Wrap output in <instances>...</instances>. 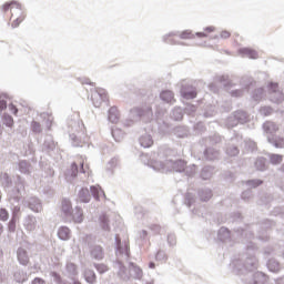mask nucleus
I'll return each instance as SVG.
<instances>
[{
	"mask_svg": "<svg viewBox=\"0 0 284 284\" xmlns=\"http://www.w3.org/2000/svg\"><path fill=\"white\" fill-rule=\"evenodd\" d=\"M217 239L222 243H232L233 239H242V243H246L247 253L245 260L239 258L232 262L235 274L239 276L247 275V278L244 280V284H265L267 282V275H265V273L256 272V270H258V260L252 252H256L258 247L252 242L254 239L252 226H246V229H234L233 234L227 227L222 226L217 231Z\"/></svg>",
	"mask_w": 284,
	"mask_h": 284,
	"instance_id": "f257e3e1",
	"label": "nucleus"
},
{
	"mask_svg": "<svg viewBox=\"0 0 284 284\" xmlns=\"http://www.w3.org/2000/svg\"><path fill=\"white\" fill-rule=\"evenodd\" d=\"M154 112L151 105L134 106L129 111V118L124 121L125 128H132L134 123H151Z\"/></svg>",
	"mask_w": 284,
	"mask_h": 284,
	"instance_id": "f03ea898",
	"label": "nucleus"
},
{
	"mask_svg": "<svg viewBox=\"0 0 284 284\" xmlns=\"http://www.w3.org/2000/svg\"><path fill=\"white\" fill-rule=\"evenodd\" d=\"M174 37H179L180 39H194V37H197L199 39H205L207 38V33L205 32H195L192 33L191 30H184V31H171L168 34L162 37V41L164 43H168L169 45H185V43L181 41H176Z\"/></svg>",
	"mask_w": 284,
	"mask_h": 284,
	"instance_id": "7ed1b4c3",
	"label": "nucleus"
},
{
	"mask_svg": "<svg viewBox=\"0 0 284 284\" xmlns=\"http://www.w3.org/2000/svg\"><path fill=\"white\" fill-rule=\"evenodd\" d=\"M264 132L267 134V142L273 145V148L283 149L284 138L275 135L278 132V124L273 121H266L262 125Z\"/></svg>",
	"mask_w": 284,
	"mask_h": 284,
	"instance_id": "20e7f679",
	"label": "nucleus"
},
{
	"mask_svg": "<svg viewBox=\"0 0 284 284\" xmlns=\"http://www.w3.org/2000/svg\"><path fill=\"white\" fill-rule=\"evenodd\" d=\"M250 121V114L243 110H237L229 115L225 120L226 128H236V125H245Z\"/></svg>",
	"mask_w": 284,
	"mask_h": 284,
	"instance_id": "39448f33",
	"label": "nucleus"
},
{
	"mask_svg": "<svg viewBox=\"0 0 284 284\" xmlns=\"http://www.w3.org/2000/svg\"><path fill=\"white\" fill-rule=\"evenodd\" d=\"M185 161L184 160H166L165 163L163 162H155V164L152 165L153 170L159 171V170H165L166 168H171L173 172H179L180 174H183L185 171Z\"/></svg>",
	"mask_w": 284,
	"mask_h": 284,
	"instance_id": "423d86ee",
	"label": "nucleus"
},
{
	"mask_svg": "<svg viewBox=\"0 0 284 284\" xmlns=\"http://www.w3.org/2000/svg\"><path fill=\"white\" fill-rule=\"evenodd\" d=\"M268 90V99L272 101V103H283L284 101V94L281 89H278V83L276 82H270L267 84Z\"/></svg>",
	"mask_w": 284,
	"mask_h": 284,
	"instance_id": "0eeeda50",
	"label": "nucleus"
},
{
	"mask_svg": "<svg viewBox=\"0 0 284 284\" xmlns=\"http://www.w3.org/2000/svg\"><path fill=\"white\" fill-rule=\"evenodd\" d=\"M180 94L186 100L196 99L199 91H196V85H194V82H183L180 89Z\"/></svg>",
	"mask_w": 284,
	"mask_h": 284,
	"instance_id": "6e6552de",
	"label": "nucleus"
},
{
	"mask_svg": "<svg viewBox=\"0 0 284 284\" xmlns=\"http://www.w3.org/2000/svg\"><path fill=\"white\" fill-rule=\"evenodd\" d=\"M23 205L24 207H28L29 210H31V212H34V214H39L43 212V203L37 196H31L29 199H26L23 201Z\"/></svg>",
	"mask_w": 284,
	"mask_h": 284,
	"instance_id": "1a4fd4ad",
	"label": "nucleus"
},
{
	"mask_svg": "<svg viewBox=\"0 0 284 284\" xmlns=\"http://www.w3.org/2000/svg\"><path fill=\"white\" fill-rule=\"evenodd\" d=\"M115 254L118 257L122 256L125 261L130 258V244H122L119 235H115Z\"/></svg>",
	"mask_w": 284,
	"mask_h": 284,
	"instance_id": "9d476101",
	"label": "nucleus"
},
{
	"mask_svg": "<svg viewBox=\"0 0 284 284\" xmlns=\"http://www.w3.org/2000/svg\"><path fill=\"white\" fill-rule=\"evenodd\" d=\"M91 101L94 108H101V104L108 101V94L105 93L104 89L94 90L91 93Z\"/></svg>",
	"mask_w": 284,
	"mask_h": 284,
	"instance_id": "9b49d317",
	"label": "nucleus"
},
{
	"mask_svg": "<svg viewBox=\"0 0 284 284\" xmlns=\"http://www.w3.org/2000/svg\"><path fill=\"white\" fill-rule=\"evenodd\" d=\"M113 267L121 281H130V271H128V267L121 262V260H118L113 263Z\"/></svg>",
	"mask_w": 284,
	"mask_h": 284,
	"instance_id": "f8f14e48",
	"label": "nucleus"
},
{
	"mask_svg": "<svg viewBox=\"0 0 284 284\" xmlns=\"http://www.w3.org/2000/svg\"><path fill=\"white\" fill-rule=\"evenodd\" d=\"M83 209H81V206H75L71 213L68 215L67 221H69V223H83Z\"/></svg>",
	"mask_w": 284,
	"mask_h": 284,
	"instance_id": "ddd939ff",
	"label": "nucleus"
},
{
	"mask_svg": "<svg viewBox=\"0 0 284 284\" xmlns=\"http://www.w3.org/2000/svg\"><path fill=\"white\" fill-rule=\"evenodd\" d=\"M91 258L94 261H103L105 258V252L103 251V246L99 244H94L90 246Z\"/></svg>",
	"mask_w": 284,
	"mask_h": 284,
	"instance_id": "4468645a",
	"label": "nucleus"
},
{
	"mask_svg": "<svg viewBox=\"0 0 284 284\" xmlns=\"http://www.w3.org/2000/svg\"><path fill=\"white\" fill-rule=\"evenodd\" d=\"M129 276L130 278H134L135 281H141L143 278V270L139 267V265L134 264V262H130Z\"/></svg>",
	"mask_w": 284,
	"mask_h": 284,
	"instance_id": "2eb2a0df",
	"label": "nucleus"
},
{
	"mask_svg": "<svg viewBox=\"0 0 284 284\" xmlns=\"http://www.w3.org/2000/svg\"><path fill=\"white\" fill-rule=\"evenodd\" d=\"M17 258L18 263H20V265H22L23 267H28V265H30V255L28 254V251L26 248L18 247Z\"/></svg>",
	"mask_w": 284,
	"mask_h": 284,
	"instance_id": "dca6fc26",
	"label": "nucleus"
},
{
	"mask_svg": "<svg viewBox=\"0 0 284 284\" xmlns=\"http://www.w3.org/2000/svg\"><path fill=\"white\" fill-rule=\"evenodd\" d=\"M160 99L164 103H169V105H174V103H176V99H174V92L171 90L161 91Z\"/></svg>",
	"mask_w": 284,
	"mask_h": 284,
	"instance_id": "f3484780",
	"label": "nucleus"
},
{
	"mask_svg": "<svg viewBox=\"0 0 284 284\" xmlns=\"http://www.w3.org/2000/svg\"><path fill=\"white\" fill-rule=\"evenodd\" d=\"M23 225L28 232H34L37 230V217L34 215H27Z\"/></svg>",
	"mask_w": 284,
	"mask_h": 284,
	"instance_id": "a211bd4d",
	"label": "nucleus"
},
{
	"mask_svg": "<svg viewBox=\"0 0 284 284\" xmlns=\"http://www.w3.org/2000/svg\"><path fill=\"white\" fill-rule=\"evenodd\" d=\"M55 148L57 143H54L52 135H47L42 145V152H54Z\"/></svg>",
	"mask_w": 284,
	"mask_h": 284,
	"instance_id": "6ab92c4d",
	"label": "nucleus"
},
{
	"mask_svg": "<svg viewBox=\"0 0 284 284\" xmlns=\"http://www.w3.org/2000/svg\"><path fill=\"white\" fill-rule=\"evenodd\" d=\"M205 161H216L221 153L214 148H206L203 152Z\"/></svg>",
	"mask_w": 284,
	"mask_h": 284,
	"instance_id": "aec40b11",
	"label": "nucleus"
},
{
	"mask_svg": "<svg viewBox=\"0 0 284 284\" xmlns=\"http://www.w3.org/2000/svg\"><path fill=\"white\" fill-rule=\"evenodd\" d=\"M92 199V194L90 193V190L88 187H82L78 192V201L80 203H89Z\"/></svg>",
	"mask_w": 284,
	"mask_h": 284,
	"instance_id": "412c9836",
	"label": "nucleus"
},
{
	"mask_svg": "<svg viewBox=\"0 0 284 284\" xmlns=\"http://www.w3.org/2000/svg\"><path fill=\"white\" fill-rule=\"evenodd\" d=\"M197 195L200 201H202L203 203H207V201H210V199H212V196H214V194L212 193V189L209 187H202L197 191Z\"/></svg>",
	"mask_w": 284,
	"mask_h": 284,
	"instance_id": "4be33fe9",
	"label": "nucleus"
},
{
	"mask_svg": "<svg viewBox=\"0 0 284 284\" xmlns=\"http://www.w3.org/2000/svg\"><path fill=\"white\" fill-rule=\"evenodd\" d=\"M139 143H140L141 148L148 149V148H152V145H154V140H152V135L144 133L140 136Z\"/></svg>",
	"mask_w": 284,
	"mask_h": 284,
	"instance_id": "5701e85b",
	"label": "nucleus"
},
{
	"mask_svg": "<svg viewBox=\"0 0 284 284\" xmlns=\"http://www.w3.org/2000/svg\"><path fill=\"white\" fill-rule=\"evenodd\" d=\"M72 236V231H70V227L68 226H60L58 230V239L60 241H70Z\"/></svg>",
	"mask_w": 284,
	"mask_h": 284,
	"instance_id": "b1692460",
	"label": "nucleus"
},
{
	"mask_svg": "<svg viewBox=\"0 0 284 284\" xmlns=\"http://www.w3.org/2000/svg\"><path fill=\"white\" fill-rule=\"evenodd\" d=\"M266 266L270 272H273V274H278V271L282 270L281 262L276 258H270Z\"/></svg>",
	"mask_w": 284,
	"mask_h": 284,
	"instance_id": "393cba45",
	"label": "nucleus"
},
{
	"mask_svg": "<svg viewBox=\"0 0 284 284\" xmlns=\"http://www.w3.org/2000/svg\"><path fill=\"white\" fill-rule=\"evenodd\" d=\"M239 53L241 57H246V59H258V52H256L254 49L241 48Z\"/></svg>",
	"mask_w": 284,
	"mask_h": 284,
	"instance_id": "a878e982",
	"label": "nucleus"
},
{
	"mask_svg": "<svg viewBox=\"0 0 284 284\" xmlns=\"http://www.w3.org/2000/svg\"><path fill=\"white\" fill-rule=\"evenodd\" d=\"M74 209H72V202L68 199H62L61 202V212L64 214L65 219H68V215L72 213Z\"/></svg>",
	"mask_w": 284,
	"mask_h": 284,
	"instance_id": "bb28decb",
	"label": "nucleus"
},
{
	"mask_svg": "<svg viewBox=\"0 0 284 284\" xmlns=\"http://www.w3.org/2000/svg\"><path fill=\"white\" fill-rule=\"evenodd\" d=\"M26 190V186L23 185V179L21 178V175L17 176V182H16V192L17 195L13 197V200L17 201V203H19V201L21 200V191Z\"/></svg>",
	"mask_w": 284,
	"mask_h": 284,
	"instance_id": "cd10ccee",
	"label": "nucleus"
},
{
	"mask_svg": "<svg viewBox=\"0 0 284 284\" xmlns=\"http://www.w3.org/2000/svg\"><path fill=\"white\" fill-rule=\"evenodd\" d=\"M16 19L13 20V22L11 23V28H19V26H21V23H23V21L26 20V11H23L22 9L18 10V13L16 14Z\"/></svg>",
	"mask_w": 284,
	"mask_h": 284,
	"instance_id": "c85d7f7f",
	"label": "nucleus"
},
{
	"mask_svg": "<svg viewBox=\"0 0 284 284\" xmlns=\"http://www.w3.org/2000/svg\"><path fill=\"white\" fill-rule=\"evenodd\" d=\"M184 114L185 112L182 108L175 106L170 113V119H172V121H183Z\"/></svg>",
	"mask_w": 284,
	"mask_h": 284,
	"instance_id": "c756f323",
	"label": "nucleus"
},
{
	"mask_svg": "<svg viewBox=\"0 0 284 284\" xmlns=\"http://www.w3.org/2000/svg\"><path fill=\"white\" fill-rule=\"evenodd\" d=\"M173 134H175L178 139H185L187 134H190V129L185 125H179L173 129Z\"/></svg>",
	"mask_w": 284,
	"mask_h": 284,
	"instance_id": "7c9ffc66",
	"label": "nucleus"
},
{
	"mask_svg": "<svg viewBox=\"0 0 284 284\" xmlns=\"http://www.w3.org/2000/svg\"><path fill=\"white\" fill-rule=\"evenodd\" d=\"M119 109H116V106H111L108 111V121H110V123H119Z\"/></svg>",
	"mask_w": 284,
	"mask_h": 284,
	"instance_id": "2f4dec72",
	"label": "nucleus"
},
{
	"mask_svg": "<svg viewBox=\"0 0 284 284\" xmlns=\"http://www.w3.org/2000/svg\"><path fill=\"white\" fill-rule=\"evenodd\" d=\"M99 225L103 232H110V217L106 214L100 215Z\"/></svg>",
	"mask_w": 284,
	"mask_h": 284,
	"instance_id": "473e14b6",
	"label": "nucleus"
},
{
	"mask_svg": "<svg viewBox=\"0 0 284 284\" xmlns=\"http://www.w3.org/2000/svg\"><path fill=\"white\" fill-rule=\"evenodd\" d=\"M12 8H16V10H21L23 7L21 6V3H19V1L17 0H11L9 2H6L2 7H1V11L2 12H8V10H12Z\"/></svg>",
	"mask_w": 284,
	"mask_h": 284,
	"instance_id": "72a5a7b5",
	"label": "nucleus"
},
{
	"mask_svg": "<svg viewBox=\"0 0 284 284\" xmlns=\"http://www.w3.org/2000/svg\"><path fill=\"white\" fill-rule=\"evenodd\" d=\"M13 278L16 283H26L28 281V273L21 268L17 270L13 274Z\"/></svg>",
	"mask_w": 284,
	"mask_h": 284,
	"instance_id": "f704fd0d",
	"label": "nucleus"
},
{
	"mask_svg": "<svg viewBox=\"0 0 284 284\" xmlns=\"http://www.w3.org/2000/svg\"><path fill=\"white\" fill-rule=\"evenodd\" d=\"M200 176L203 181H210V178L214 176V166H204L200 173Z\"/></svg>",
	"mask_w": 284,
	"mask_h": 284,
	"instance_id": "c9c22d12",
	"label": "nucleus"
},
{
	"mask_svg": "<svg viewBox=\"0 0 284 284\" xmlns=\"http://www.w3.org/2000/svg\"><path fill=\"white\" fill-rule=\"evenodd\" d=\"M231 143L232 144H230V143L227 144L226 150H225L227 156H239L241 151L239 150V146H236V144H234V139H231Z\"/></svg>",
	"mask_w": 284,
	"mask_h": 284,
	"instance_id": "e433bc0d",
	"label": "nucleus"
},
{
	"mask_svg": "<svg viewBox=\"0 0 284 284\" xmlns=\"http://www.w3.org/2000/svg\"><path fill=\"white\" fill-rule=\"evenodd\" d=\"M204 145H217V143H221L223 141V138L219 135V133H215L209 138L203 139Z\"/></svg>",
	"mask_w": 284,
	"mask_h": 284,
	"instance_id": "4c0bfd02",
	"label": "nucleus"
},
{
	"mask_svg": "<svg viewBox=\"0 0 284 284\" xmlns=\"http://www.w3.org/2000/svg\"><path fill=\"white\" fill-rule=\"evenodd\" d=\"M84 281L89 284L97 283V273L90 268H85L83 272Z\"/></svg>",
	"mask_w": 284,
	"mask_h": 284,
	"instance_id": "58836bf2",
	"label": "nucleus"
},
{
	"mask_svg": "<svg viewBox=\"0 0 284 284\" xmlns=\"http://www.w3.org/2000/svg\"><path fill=\"white\" fill-rule=\"evenodd\" d=\"M65 270L71 278H74V276H79V267L73 262H68L65 265Z\"/></svg>",
	"mask_w": 284,
	"mask_h": 284,
	"instance_id": "ea45409f",
	"label": "nucleus"
},
{
	"mask_svg": "<svg viewBox=\"0 0 284 284\" xmlns=\"http://www.w3.org/2000/svg\"><path fill=\"white\" fill-rule=\"evenodd\" d=\"M0 182L4 190H9V187H12V178H10V174L8 173L0 174Z\"/></svg>",
	"mask_w": 284,
	"mask_h": 284,
	"instance_id": "a19ab883",
	"label": "nucleus"
},
{
	"mask_svg": "<svg viewBox=\"0 0 284 284\" xmlns=\"http://www.w3.org/2000/svg\"><path fill=\"white\" fill-rule=\"evenodd\" d=\"M119 165V158H112L108 163H106V174L108 176H112L114 174V168Z\"/></svg>",
	"mask_w": 284,
	"mask_h": 284,
	"instance_id": "79ce46f5",
	"label": "nucleus"
},
{
	"mask_svg": "<svg viewBox=\"0 0 284 284\" xmlns=\"http://www.w3.org/2000/svg\"><path fill=\"white\" fill-rule=\"evenodd\" d=\"M255 168L258 172H265L267 170V159L265 158H257L255 161Z\"/></svg>",
	"mask_w": 284,
	"mask_h": 284,
	"instance_id": "37998d69",
	"label": "nucleus"
},
{
	"mask_svg": "<svg viewBox=\"0 0 284 284\" xmlns=\"http://www.w3.org/2000/svg\"><path fill=\"white\" fill-rule=\"evenodd\" d=\"M271 165H281L283 163V155L277 153H268Z\"/></svg>",
	"mask_w": 284,
	"mask_h": 284,
	"instance_id": "c03bdc74",
	"label": "nucleus"
},
{
	"mask_svg": "<svg viewBox=\"0 0 284 284\" xmlns=\"http://www.w3.org/2000/svg\"><path fill=\"white\" fill-rule=\"evenodd\" d=\"M194 203H196V195L191 192H186L184 197V204L186 205V207H192Z\"/></svg>",
	"mask_w": 284,
	"mask_h": 284,
	"instance_id": "a18cd8bd",
	"label": "nucleus"
},
{
	"mask_svg": "<svg viewBox=\"0 0 284 284\" xmlns=\"http://www.w3.org/2000/svg\"><path fill=\"white\" fill-rule=\"evenodd\" d=\"M182 174L189 178L194 176V174H196V166L194 164L187 166V162H185L184 171L182 172Z\"/></svg>",
	"mask_w": 284,
	"mask_h": 284,
	"instance_id": "49530a36",
	"label": "nucleus"
},
{
	"mask_svg": "<svg viewBox=\"0 0 284 284\" xmlns=\"http://www.w3.org/2000/svg\"><path fill=\"white\" fill-rule=\"evenodd\" d=\"M2 124L6 125V128H14V118L8 113H4L2 115Z\"/></svg>",
	"mask_w": 284,
	"mask_h": 284,
	"instance_id": "de8ad7c7",
	"label": "nucleus"
},
{
	"mask_svg": "<svg viewBox=\"0 0 284 284\" xmlns=\"http://www.w3.org/2000/svg\"><path fill=\"white\" fill-rule=\"evenodd\" d=\"M263 97H265V89L257 88L252 93L253 101H262Z\"/></svg>",
	"mask_w": 284,
	"mask_h": 284,
	"instance_id": "09e8293b",
	"label": "nucleus"
},
{
	"mask_svg": "<svg viewBox=\"0 0 284 284\" xmlns=\"http://www.w3.org/2000/svg\"><path fill=\"white\" fill-rule=\"evenodd\" d=\"M69 139L73 148H83V142L81 141V139H79V135L71 133L69 134Z\"/></svg>",
	"mask_w": 284,
	"mask_h": 284,
	"instance_id": "8fccbe9b",
	"label": "nucleus"
},
{
	"mask_svg": "<svg viewBox=\"0 0 284 284\" xmlns=\"http://www.w3.org/2000/svg\"><path fill=\"white\" fill-rule=\"evenodd\" d=\"M91 195L93 196V199H95L97 201H99V199L101 197V194H103V190H101V187L97 186V185H92L90 186V191Z\"/></svg>",
	"mask_w": 284,
	"mask_h": 284,
	"instance_id": "3c124183",
	"label": "nucleus"
},
{
	"mask_svg": "<svg viewBox=\"0 0 284 284\" xmlns=\"http://www.w3.org/2000/svg\"><path fill=\"white\" fill-rule=\"evenodd\" d=\"M18 166L21 174H28V172H30V163H28L26 160H21Z\"/></svg>",
	"mask_w": 284,
	"mask_h": 284,
	"instance_id": "603ef678",
	"label": "nucleus"
},
{
	"mask_svg": "<svg viewBox=\"0 0 284 284\" xmlns=\"http://www.w3.org/2000/svg\"><path fill=\"white\" fill-rule=\"evenodd\" d=\"M31 132H33V134H41V132H43V126H41L40 122L33 120L31 122Z\"/></svg>",
	"mask_w": 284,
	"mask_h": 284,
	"instance_id": "864d4df0",
	"label": "nucleus"
},
{
	"mask_svg": "<svg viewBox=\"0 0 284 284\" xmlns=\"http://www.w3.org/2000/svg\"><path fill=\"white\" fill-rule=\"evenodd\" d=\"M250 84H251V83L245 84V85L243 87V89H235V90L231 91V95H232V97H235V98L243 97L245 90H250Z\"/></svg>",
	"mask_w": 284,
	"mask_h": 284,
	"instance_id": "5fc2aeb1",
	"label": "nucleus"
},
{
	"mask_svg": "<svg viewBox=\"0 0 284 284\" xmlns=\"http://www.w3.org/2000/svg\"><path fill=\"white\" fill-rule=\"evenodd\" d=\"M111 134L118 143L123 139V131H121V129H112Z\"/></svg>",
	"mask_w": 284,
	"mask_h": 284,
	"instance_id": "6e6d98bb",
	"label": "nucleus"
},
{
	"mask_svg": "<svg viewBox=\"0 0 284 284\" xmlns=\"http://www.w3.org/2000/svg\"><path fill=\"white\" fill-rule=\"evenodd\" d=\"M11 219H21V206L18 204V205H12L11 206Z\"/></svg>",
	"mask_w": 284,
	"mask_h": 284,
	"instance_id": "4d7b16f0",
	"label": "nucleus"
},
{
	"mask_svg": "<svg viewBox=\"0 0 284 284\" xmlns=\"http://www.w3.org/2000/svg\"><path fill=\"white\" fill-rule=\"evenodd\" d=\"M19 221V219L17 217H11V220L8 223V230L11 233L17 232V222Z\"/></svg>",
	"mask_w": 284,
	"mask_h": 284,
	"instance_id": "13d9d810",
	"label": "nucleus"
},
{
	"mask_svg": "<svg viewBox=\"0 0 284 284\" xmlns=\"http://www.w3.org/2000/svg\"><path fill=\"white\" fill-rule=\"evenodd\" d=\"M193 129L196 134H203V132H205V124L203 122H197L193 125Z\"/></svg>",
	"mask_w": 284,
	"mask_h": 284,
	"instance_id": "bf43d9fd",
	"label": "nucleus"
},
{
	"mask_svg": "<svg viewBox=\"0 0 284 284\" xmlns=\"http://www.w3.org/2000/svg\"><path fill=\"white\" fill-rule=\"evenodd\" d=\"M247 187H258V185H263V180L254 179L246 181Z\"/></svg>",
	"mask_w": 284,
	"mask_h": 284,
	"instance_id": "052dcab7",
	"label": "nucleus"
},
{
	"mask_svg": "<svg viewBox=\"0 0 284 284\" xmlns=\"http://www.w3.org/2000/svg\"><path fill=\"white\" fill-rule=\"evenodd\" d=\"M10 219V212L6 207H0V221L6 223Z\"/></svg>",
	"mask_w": 284,
	"mask_h": 284,
	"instance_id": "680f3d73",
	"label": "nucleus"
},
{
	"mask_svg": "<svg viewBox=\"0 0 284 284\" xmlns=\"http://www.w3.org/2000/svg\"><path fill=\"white\" fill-rule=\"evenodd\" d=\"M70 175L72 179H77V176H79V164H77V162L71 164Z\"/></svg>",
	"mask_w": 284,
	"mask_h": 284,
	"instance_id": "e2e57ef3",
	"label": "nucleus"
},
{
	"mask_svg": "<svg viewBox=\"0 0 284 284\" xmlns=\"http://www.w3.org/2000/svg\"><path fill=\"white\" fill-rule=\"evenodd\" d=\"M93 265H94L97 272H99V274H105V272H108V266L105 264L94 263Z\"/></svg>",
	"mask_w": 284,
	"mask_h": 284,
	"instance_id": "0e129e2a",
	"label": "nucleus"
},
{
	"mask_svg": "<svg viewBox=\"0 0 284 284\" xmlns=\"http://www.w3.org/2000/svg\"><path fill=\"white\" fill-rule=\"evenodd\" d=\"M50 276L53 278L54 283L61 284L63 282L61 274L57 273L55 271H51Z\"/></svg>",
	"mask_w": 284,
	"mask_h": 284,
	"instance_id": "69168bd1",
	"label": "nucleus"
},
{
	"mask_svg": "<svg viewBox=\"0 0 284 284\" xmlns=\"http://www.w3.org/2000/svg\"><path fill=\"white\" fill-rule=\"evenodd\" d=\"M155 260L165 262L168 261V254H165V251H158V253L155 254Z\"/></svg>",
	"mask_w": 284,
	"mask_h": 284,
	"instance_id": "338daca9",
	"label": "nucleus"
},
{
	"mask_svg": "<svg viewBox=\"0 0 284 284\" xmlns=\"http://www.w3.org/2000/svg\"><path fill=\"white\" fill-rule=\"evenodd\" d=\"M196 112V105L187 104L184 109V114H194Z\"/></svg>",
	"mask_w": 284,
	"mask_h": 284,
	"instance_id": "774afa93",
	"label": "nucleus"
}]
</instances>
